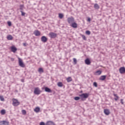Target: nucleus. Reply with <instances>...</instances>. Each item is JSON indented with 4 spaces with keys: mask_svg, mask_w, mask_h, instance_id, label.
Masks as SVG:
<instances>
[{
    "mask_svg": "<svg viewBox=\"0 0 125 125\" xmlns=\"http://www.w3.org/2000/svg\"><path fill=\"white\" fill-rule=\"evenodd\" d=\"M79 96L81 97V101H85V100H86V98H88V96H89V94L87 93H84L79 94Z\"/></svg>",
    "mask_w": 125,
    "mask_h": 125,
    "instance_id": "1",
    "label": "nucleus"
},
{
    "mask_svg": "<svg viewBox=\"0 0 125 125\" xmlns=\"http://www.w3.org/2000/svg\"><path fill=\"white\" fill-rule=\"evenodd\" d=\"M42 90H44L45 92H48V93H52V90L47 86H44L42 88Z\"/></svg>",
    "mask_w": 125,
    "mask_h": 125,
    "instance_id": "2",
    "label": "nucleus"
},
{
    "mask_svg": "<svg viewBox=\"0 0 125 125\" xmlns=\"http://www.w3.org/2000/svg\"><path fill=\"white\" fill-rule=\"evenodd\" d=\"M42 92V91L40 90V88L37 87L34 88V93L36 95H40Z\"/></svg>",
    "mask_w": 125,
    "mask_h": 125,
    "instance_id": "3",
    "label": "nucleus"
},
{
    "mask_svg": "<svg viewBox=\"0 0 125 125\" xmlns=\"http://www.w3.org/2000/svg\"><path fill=\"white\" fill-rule=\"evenodd\" d=\"M67 21L69 25H71L73 22L75 21V18L73 16L68 17L67 18Z\"/></svg>",
    "mask_w": 125,
    "mask_h": 125,
    "instance_id": "4",
    "label": "nucleus"
},
{
    "mask_svg": "<svg viewBox=\"0 0 125 125\" xmlns=\"http://www.w3.org/2000/svg\"><path fill=\"white\" fill-rule=\"evenodd\" d=\"M19 60V65L20 66V67H21V68H25V64H24V62H23V61L21 58H18Z\"/></svg>",
    "mask_w": 125,
    "mask_h": 125,
    "instance_id": "5",
    "label": "nucleus"
},
{
    "mask_svg": "<svg viewBox=\"0 0 125 125\" xmlns=\"http://www.w3.org/2000/svg\"><path fill=\"white\" fill-rule=\"evenodd\" d=\"M49 36L51 39H55L57 37V34L54 32H50L49 34Z\"/></svg>",
    "mask_w": 125,
    "mask_h": 125,
    "instance_id": "6",
    "label": "nucleus"
},
{
    "mask_svg": "<svg viewBox=\"0 0 125 125\" xmlns=\"http://www.w3.org/2000/svg\"><path fill=\"white\" fill-rule=\"evenodd\" d=\"M13 106H18V105H20V102H18V100L14 99L13 101Z\"/></svg>",
    "mask_w": 125,
    "mask_h": 125,
    "instance_id": "7",
    "label": "nucleus"
},
{
    "mask_svg": "<svg viewBox=\"0 0 125 125\" xmlns=\"http://www.w3.org/2000/svg\"><path fill=\"white\" fill-rule=\"evenodd\" d=\"M48 40V39L46 37L43 36L41 37V41H42V42H44V43H45Z\"/></svg>",
    "mask_w": 125,
    "mask_h": 125,
    "instance_id": "8",
    "label": "nucleus"
},
{
    "mask_svg": "<svg viewBox=\"0 0 125 125\" xmlns=\"http://www.w3.org/2000/svg\"><path fill=\"white\" fill-rule=\"evenodd\" d=\"M70 26H71L72 28H74V29H77V28H78V23L74 21L70 24Z\"/></svg>",
    "mask_w": 125,
    "mask_h": 125,
    "instance_id": "9",
    "label": "nucleus"
},
{
    "mask_svg": "<svg viewBox=\"0 0 125 125\" xmlns=\"http://www.w3.org/2000/svg\"><path fill=\"white\" fill-rule=\"evenodd\" d=\"M120 74H123L125 73V67L124 66L121 67L119 69Z\"/></svg>",
    "mask_w": 125,
    "mask_h": 125,
    "instance_id": "10",
    "label": "nucleus"
},
{
    "mask_svg": "<svg viewBox=\"0 0 125 125\" xmlns=\"http://www.w3.org/2000/svg\"><path fill=\"white\" fill-rule=\"evenodd\" d=\"M34 34L35 35L36 37H39V36H41V32L38 30H35Z\"/></svg>",
    "mask_w": 125,
    "mask_h": 125,
    "instance_id": "11",
    "label": "nucleus"
},
{
    "mask_svg": "<svg viewBox=\"0 0 125 125\" xmlns=\"http://www.w3.org/2000/svg\"><path fill=\"white\" fill-rule=\"evenodd\" d=\"M11 50L12 52H14V53H15L16 51H17V48L15 47V46H12L11 47Z\"/></svg>",
    "mask_w": 125,
    "mask_h": 125,
    "instance_id": "12",
    "label": "nucleus"
},
{
    "mask_svg": "<svg viewBox=\"0 0 125 125\" xmlns=\"http://www.w3.org/2000/svg\"><path fill=\"white\" fill-rule=\"evenodd\" d=\"M85 63L86 65H90V64L91 63V62L89 58H87L85 60Z\"/></svg>",
    "mask_w": 125,
    "mask_h": 125,
    "instance_id": "13",
    "label": "nucleus"
},
{
    "mask_svg": "<svg viewBox=\"0 0 125 125\" xmlns=\"http://www.w3.org/2000/svg\"><path fill=\"white\" fill-rule=\"evenodd\" d=\"M104 112L106 116H109V115H110V110L108 109H104Z\"/></svg>",
    "mask_w": 125,
    "mask_h": 125,
    "instance_id": "14",
    "label": "nucleus"
},
{
    "mask_svg": "<svg viewBox=\"0 0 125 125\" xmlns=\"http://www.w3.org/2000/svg\"><path fill=\"white\" fill-rule=\"evenodd\" d=\"M9 124L8 122L5 121L0 122V125H8Z\"/></svg>",
    "mask_w": 125,
    "mask_h": 125,
    "instance_id": "15",
    "label": "nucleus"
},
{
    "mask_svg": "<svg viewBox=\"0 0 125 125\" xmlns=\"http://www.w3.org/2000/svg\"><path fill=\"white\" fill-rule=\"evenodd\" d=\"M46 125H56V124L53 121H49L46 123Z\"/></svg>",
    "mask_w": 125,
    "mask_h": 125,
    "instance_id": "16",
    "label": "nucleus"
},
{
    "mask_svg": "<svg viewBox=\"0 0 125 125\" xmlns=\"http://www.w3.org/2000/svg\"><path fill=\"white\" fill-rule=\"evenodd\" d=\"M106 78H107V76L106 75H103L101 76L99 79L100 81H105L106 80Z\"/></svg>",
    "mask_w": 125,
    "mask_h": 125,
    "instance_id": "17",
    "label": "nucleus"
},
{
    "mask_svg": "<svg viewBox=\"0 0 125 125\" xmlns=\"http://www.w3.org/2000/svg\"><path fill=\"white\" fill-rule=\"evenodd\" d=\"M7 39L8 41H12V40H13V37H12V36L9 35L7 36Z\"/></svg>",
    "mask_w": 125,
    "mask_h": 125,
    "instance_id": "18",
    "label": "nucleus"
},
{
    "mask_svg": "<svg viewBox=\"0 0 125 125\" xmlns=\"http://www.w3.org/2000/svg\"><path fill=\"white\" fill-rule=\"evenodd\" d=\"M96 75H97V76H99L100 75H101V74H102V71L101 70H98L97 71H96Z\"/></svg>",
    "mask_w": 125,
    "mask_h": 125,
    "instance_id": "19",
    "label": "nucleus"
},
{
    "mask_svg": "<svg viewBox=\"0 0 125 125\" xmlns=\"http://www.w3.org/2000/svg\"><path fill=\"white\" fill-rule=\"evenodd\" d=\"M113 95L115 97L114 98V100H115V101H118V100H119V99L120 98V97H119V96H118V95L116 94H113Z\"/></svg>",
    "mask_w": 125,
    "mask_h": 125,
    "instance_id": "20",
    "label": "nucleus"
},
{
    "mask_svg": "<svg viewBox=\"0 0 125 125\" xmlns=\"http://www.w3.org/2000/svg\"><path fill=\"white\" fill-rule=\"evenodd\" d=\"M40 110L41 108H40V107H36L34 109V111L35 112H36V113H39Z\"/></svg>",
    "mask_w": 125,
    "mask_h": 125,
    "instance_id": "21",
    "label": "nucleus"
},
{
    "mask_svg": "<svg viewBox=\"0 0 125 125\" xmlns=\"http://www.w3.org/2000/svg\"><path fill=\"white\" fill-rule=\"evenodd\" d=\"M38 72L40 74H42V73H43V72H44L43 68H42V67L39 68V69H38Z\"/></svg>",
    "mask_w": 125,
    "mask_h": 125,
    "instance_id": "22",
    "label": "nucleus"
},
{
    "mask_svg": "<svg viewBox=\"0 0 125 125\" xmlns=\"http://www.w3.org/2000/svg\"><path fill=\"white\" fill-rule=\"evenodd\" d=\"M94 7L95 8V9H99L100 8L99 5L97 3L94 4Z\"/></svg>",
    "mask_w": 125,
    "mask_h": 125,
    "instance_id": "23",
    "label": "nucleus"
},
{
    "mask_svg": "<svg viewBox=\"0 0 125 125\" xmlns=\"http://www.w3.org/2000/svg\"><path fill=\"white\" fill-rule=\"evenodd\" d=\"M66 81H67V83H70V82H72L73 81V80L72 79V78L68 77V78L66 79Z\"/></svg>",
    "mask_w": 125,
    "mask_h": 125,
    "instance_id": "24",
    "label": "nucleus"
},
{
    "mask_svg": "<svg viewBox=\"0 0 125 125\" xmlns=\"http://www.w3.org/2000/svg\"><path fill=\"white\" fill-rule=\"evenodd\" d=\"M59 17L60 19H62L64 17V15L62 13H60L59 14Z\"/></svg>",
    "mask_w": 125,
    "mask_h": 125,
    "instance_id": "25",
    "label": "nucleus"
},
{
    "mask_svg": "<svg viewBox=\"0 0 125 125\" xmlns=\"http://www.w3.org/2000/svg\"><path fill=\"white\" fill-rule=\"evenodd\" d=\"M58 86H59V87H62V86H63V83H62V82L58 83Z\"/></svg>",
    "mask_w": 125,
    "mask_h": 125,
    "instance_id": "26",
    "label": "nucleus"
},
{
    "mask_svg": "<svg viewBox=\"0 0 125 125\" xmlns=\"http://www.w3.org/2000/svg\"><path fill=\"white\" fill-rule=\"evenodd\" d=\"M74 100H75V101H78V100H80L81 99V97H75L74 98Z\"/></svg>",
    "mask_w": 125,
    "mask_h": 125,
    "instance_id": "27",
    "label": "nucleus"
},
{
    "mask_svg": "<svg viewBox=\"0 0 125 125\" xmlns=\"http://www.w3.org/2000/svg\"><path fill=\"white\" fill-rule=\"evenodd\" d=\"M23 8H24V5L23 4H21L20 6V9L21 11L23 10Z\"/></svg>",
    "mask_w": 125,
    "mask_h": 125,
    "instance_id": "28",
    "label": "nucleus"
},
{
    "mask_svg": "<svg viewBox=\"0 0 125 125\" xmlns=\"http://www.w3.org/2000/svg\"><path fill=\"white\" fill-rule=\"evenodd\" d=\"M82 38H83V40L84 41H86V37H85V36L84 35H81Z\"/></svg>",
    "mask_w": 125,
    "mask_h": 125,
    "instance_id": "29",
    "label": "nucleus"
},
{
    "mask_svg": "<svg viewBox=\"0 0 125 125\" xmlns=\"http://www.w3.org/2000/svg\"><path fill=\"white\" fill-rule=\"evenodd\" d=\"M77 59L73 58V64L74 65H76L77 64Z\"/></svg>",
    "mask_w": 125,
    "mask_h": 125,
    "instance_id": "30",
    "label": "nucleus"
},
{
    "mask_svg": "<svg viewBox=\"0 0 125 125\" xmlns=\"http://www.w3.org/2000/svg\"><path fill=\"white\" fill-rule=\"evenodd\" d=\"M85 34H86V35H88V36H89V35H90V34H91L90 31H89V30L86 31Z\"/></svg>",
    "mask_w": 125,
    "mask_h": 125,
    "instance_id": "31",
    "label": "nucleus"
},
{
    "mask_svg": "<svg viewBox=\"0 0 125 125\" xmlns=\"http://www.w3.org/2000/svg\"><path fill=\"white\" fill-rule=\"evenodd\" d=\"M0 113L2 115H4L5 114V110L2 109L0 111Z\"/></svg>",
    "mask_w": 125,
    "mask_h": 125,
    "instance_id": "32",
    "label": "nucleus"
},
{
    "mask_svg": "<svg viewBox=\"0 0 125 125\" xmlns=\"http://www.w3.org/2000/svg\"><path fill=\"white\" fill-rule=\"evenodd\" d=\"M22 115H25L27 113V112L25 109L22 110L21 111Z\"/></svg>",
    "mask_w": 125,
    "mask_h": 125,
    "instance_id": "33",
    "label": "nucleus"
},
{
    "mask_svg": "<svg viewBox=\"0 0 125 125\" xmlns=\"http://www.w3.org/2000/svg\"><path fill=\"white\" fill-rule=\"evenodd\" d=\"M0 100L1 101H4V98H3V96H0Z\"/></svg>",
    "mask_w": 125,
    "mask_h": 125,
    "instance_id": "34",
    "label": "nucleus"
},
{
    "mask_svg": "<svg viewBox=\"0 0 125 125\" xmlns=\"http://www.w3.org/2000/svg\"><path fill=\"white\" fill-rule=\"evenodd\" d=\"M20 12L21 13V16H25V14H26L25 12H23V11H20Z\"/></svg>",
    "mask_w": 125,
    "mask_h": 125,
    "instance_id": "35",
    "label": "nucleus"
},
{
    "mask_svg": "<svg viewBox=\"0 0 125 125\" xmlns=\"http://www.w3.org/2000/svg\"><path fill=\"white\" fill-rule=\"evenodd\" d=\"M93 85L94 86H95V87H97V85H98L97 83H96V82H94V83H93Z\"/></svg>",
    "mask_w": 125,
    "mask_h": 125,
    "instance_id": "36",
    "label": "nucleus"
},
{
    "mask_svg": "<svg viewBox=\"0 0 125 125\" xmlns=\"http://www.w3.org/2000/svg\"><path fill=\"white\" fill-rule=\"evenodd\" d=\"M40 125H46V123H44L43 122H40Z\"/></svg>",
    "mask_w": 125,
    "mask_h": 125,
    "instance_id": "37",
    "label": "nucleus"
},
{
    "mask_svg": "<svg viewBox=\"0 0 125 125\" xmlns=\"http://www.w3.org/2000/svg\"><path fill=\"white\" fill-rule=\"evenodd\" d=\"M7 24L9 26V27H10V26H11V21H8Z\"/></svg>",
    "mask_w": 125,
    "mask_h": 125,
    "instance_id": "38",
    "label": "nucleus"
},
{
    "mask_svg": "<svg viewBox=\"0 0 125 125\" xmlns=\"http://www.w3.org/2000/svg\"><path fill=\"white\" fill-rule=\"evenodd\" d=\"M8 58H10L11 61L12 62H13V61H14V60H15L14 58H10V57H8Z\"/></svg>",
    "mask_w": 125,
    "mask_h": 125,
    "instance_id": "39",
    "label": "nucleus"
},
{
    "mask_svg": "<svg viewBox=\"0 0 125 125\" xmlns=\"http://www.w3.org/2000/svg\"><path fill=\"white\" fill-rule=\"evenodd\" d=\"M87 21L88 22H90V21H91V19H90V18H88L87 19Z\"/></svg>",
    "mask_w": 125,
    "mask_h": 125,
    "instance_id": "40",
    "label": "nucleus"
},
{
    "mask_svg": "<svg viewBox=\"0 0 125 125\" xmlns=\"http://www.w3.org/2000/svg\"><path fill=\"white\" fill-rule=\"evenodd\" d=\"M124 100L123 99H121V103L122 104V105H124Z\"/></svg>",
    "mask_w": 125,
    "mask_h": 125,
    "instance_id": "41",
    "label": "nucleus"
},
{
    "mask_svg": "<svg viewBox=\"0 0 125 125\" xmlns=\"http://www.w3.org/2000/svg\"><path fill=\"white\" fill-rule=\"evenodd\" d=\"M23 46H26L27 45H28V44H27L26 43H23Z\"/></svg>",
    "mask_w": 125,
    "mask_h": 125,
    "instance_id": "42",
    "label": "nucleus"
},
{
    "mask_svg": "<svg viewBox=\"0 0 125 125\" xmlns=\"http://www.w3.org/2000/svg\"><path fill=\"white\" fill-rule=\"evenodd\" d=\"M21 83H24V79H21Z\"/></svg>",
    "mask_w": 125,
    "mask_h": 125,
    "instance_id": "43",
    "label": "nucleus"
},
{
    "mask_svg": "<svg viewBox=\"0 0 125 125\" xmlns=\"http://www.w3.org/2000/svg\"><path fill=\"white\" fill-rule=\"evenodd\" d=\"M81 92H83V91H81Z\"/></svg>",
    "mask_w": 125,
    "mask_h": 125,
    "instance_id": "44",
    "label": "nucleus"
}]
</instances>
